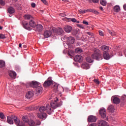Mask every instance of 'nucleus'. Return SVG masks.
Segmentation results:
<instances>
[{"label":"nucleus","mask_w":126,"mask_h":126,"mask_svg":"<svg viewBox=\"0 0 126 126\" xmlns=\"http://www.w3.org/2000/svg\"><path fill=\"white\" fill-rule=\"evenodd\" d=\"M27 123H28L29 126H37L33 120H30V121H28Z\"/></svg>","instance_id":"nucleus-27"},{"label":"nucleus","mask_w":126,"mask_h":126,"mask_svg":"<svg viewBox=\"0 0 126 126\" xmlns=\"http://www.w3.org/2000/svg\"><path fill=\"white\" fill-rule=\"evenodd\" d=\"M63 1H64V2H68L69 0H62Z\"/></svg>","instance_id":"nucleus-59"},{"label":"nucleus","mask_w":126,"mask_h":126,"mask_svg":"<svg viewBox=\"0 0 126 126\" xmlns=\"http://www.w3.org/2000/svg\"><path fill=\"white\" fill-rule=\"evenodd\" d=\"M94 54L92 55V58L96 61H101L103 60V56L100 50L97 48H94L93 49Z\"/></svg>","instance_id":"nucleus-1"},{"label":"nucleus","mask_w":126,"mask_h":126,"mask_svg":"<svg viewBox=\"0 0 126 126\" xmlns=\"http://www.w3.org/2000/svg\"><path fill=\"white\" fill-rule=\"evenodd\" d=\"M0 118L3 120L5 118L4 114L2 112H0Z\"/></svg>","instance_id":"nucleus-43"},{"label":"nucleus","mask_w":126,"mask_h":126,"mask_svg":"<svg viewBox=\"0 0 126 126\" xmlns=\"http://www.w3.org/2000/svg\"><path fill=\"white\" fill-rule=\"evenodd\" d=\"M67 43L69 45H71L74 43V38L72 36H70L67 38Z\"/></svg>","instance_id":"nucleus-13"},{"label":"nucleus","mask_w":126,"mask_h":126,"mask_svg":"<svg viewBox=\"0 0 126 126\" xmlns=\"http://www.w3.org/2000/svg\"><path fill=\"white\" fill-rule=\"evenodd\" d=\"M63 30L62 28H59L56 31V34L57 35H63Z\"/></svg>","instance_id":"nucleus-29"},{"label":"nucleus","mask_w":126,"mask_h":126,"mask_svg":"<svg viewBox=\"0 0 126 126\" xmlns=\"http://www.w3.org/2000/svg\"><path fill=\"white\" fill-rule=\"evenodd\" d=\"M99 115L101 116L102 119H105L106 117V112L104 111H99Z\"/></svg>","instance_id":"nucleus-26"},{"label":"nucleus","mask_w":126,"mask_h":126,"mask_svg":"<svg viewBox=\"0 0 126 126\" xmlns=\"http://www.w3.org/2000/svg\"><path fill=\"white\" fill-rule=\"evenodd\" d=\"M53 89L55 92H57L59 91V86L57 84H55L54 85Z\"/></svg>","instance_id":"nucleus-34"},{"label":"nucleus","mask_w":126,"mask_h":126,"mask_svg":"<svg viewBox=\"0 0 126 126\" xmlns=\"http://www.w3.org/2000/svg\"><path fill=\"white\" fill-rule=\"evenodd\" d=\"M103 56L104 60H110V58H111V56H110L108 52H103Z\"/></svg>","instance_id":"nucleus-19"},{"label":"nucleus","mask_w":126,"mask_h":126,"mask_svg":"<svg viewBox=\"0 0 126 126\" xmlns=\"http://www.w3.org/2000/svg\"><path fill=\"white\" fill-rule=\"evenodd\" d=\"M0 4H1V5H4V4H5V3L4 2V1H3V0H0Z\"/></svg>","instance_id":"nucleus-49"},{"label":"nucleus","mask_w":126,"mask_h":126,"mask_svg":"<svg viewBox=\"0 0 126 126\" xmlns=\"http://www.w3.org/2000/svg\"><path fill=\"white\" fill-rule=\"evenodd\" d=\"M57 101H59V98H56V99L55 100V103H51V106L53 109H56V108H58V107H61L62 106V103H57Z\"/></svg>","instance_id":"nucleus-4"},{"label":"nucleus","mask_w":126,"mask_h":126,"mask_svg":"<svg viewBox=\"0 0 126 126\" xmlns=\"http://www.w3.org/2000/svg\"><path fill=\"white\" fill-rule=\"evenodd\" d=\"M30 111H37V110H38V111H52V108L50 107L49 104L46 105V107L45 106H41L40 107H39V106H30Z\"/></svg>","instance_id":"nucleus-2"},{"label":"nucleus","mask_w":126,"mask_h":126,"mask_svg":"<svg viewBox=\"0 0 126 126\" xmlns=\"http://www.w3.org/2000/svg\"><path fill=\"white\" fill-rule=\"evenodd\" d=\"M99 111H106V109H105V108H104V107H102L100 108Z\"/></svg>","instance_id":"nucleus-56"},{"label":"nucleus","mask_w":126,"mask_h":126,"mask_svg":"<svg viewBox=\"0 0 126 126\" xmlns=\"http://www.w3.org/2000/svg\"><path fill=\"white\" fill-rule=\"evenodd\" d=\"M77 26L78 27H79V28H81V29H84V27H83V26H82L81 25L77 24Z\"/></svg>","instance_id":"nucleus-50"},{"label":"nucleus","mask_w":126,"mask_h":126,"mask_svg":"<svg viewBox=\"0 0 126 126\" xmlns=\"http://www.w3.org/2000/svg\"><path fill=\"white\" fill-rule=\"evenodd\" d=\"M86 33L88 34V35H89V36H91L92 37L94 36V34H93V33L89 32H87Z\"/></svg>","instance_id":"nucleus-46"},{"label":"nucleus","mask_w":126,"mask_h":126,"mask_svg":"<svg viewBox=\"0 0 126 126\" xmlns=\"http://www.w3.org/2000/svg\"><path fill=\"white\" fill-rule=\"evenodd\" d=\"M69 20L72 21V22H74L76 23H80V22L76 20V19L74 18H69Z\"/></svg>","instance_id":"nucleus-41"},{"label":"nucleus","mask_w":126,"mask_h":126,"mask_svg":"<svg viewBox=\"0 0 126 126\" xmlns=\"http://www.w3.org/2000/svg\"><path fill=\"white\" fill-rule=\"evenodd\" d=\"M31 6H32L33 8L35 7V6H36V4H35V3H32L31 4Z\"/></svg>","instance_id":"nucleus-52"},{"label":"nucleus","mask_w":126,"mask_h":126,"mask_svg":"<svg viewBox=\"0 0 126 126\" xmlns=\"http://www.w3.org/2000/svg\"><path fill=\"white\" fill-rule=\"evenodd\" d=\"M25 19H27V20H31L33 19V17L31 15H25L24 16Z\"/></svg>","instance_id":"nucleus-30"},{"label":"nucleus","mask_w":126,"mask_h":126,"mask_svg":"<svg viewBox=\"0 0 126 126\" xmlns=\"http://www.w3.org/2000/svg\"><path fill=\"white\" fill-rule=\"evenodd\" d=\"M107 32H108V33H109L111 36H116V33L114 31L107 29Z\"/></svg>","instance_id":"nucleus-32"},{"label":"nucleus","mask_w":126,"mask_h":126,"mask_svg":"<svg viewBox=\"0 0 126 126\" xmlns=\"http://www.w3.org/2000/svg\"><path fill=\"white\" fill-rule=\"evenodd\" d=\"M0 30H2V27L0 26Z\"/></svg>","instance_id":"nucleus-63"},{"label":"nucleus","mask_w":126,"mask_h":126,"mask_svg":"<svg viewBox=\"0 0 126 126\" xmlns=\"http://www.w3.org/2000/svg\"><path fill=\"white\" fill-rule=\"evenodd\" d=\"M36 31L37 32H42L43 31V26L41 24H38L35 26Z\"/></svg>","instance_id":"nucleus-17"},{"label":"nucleus","mask_w":126,"mask_h":126,"mask_svg":"<svg viewBox=\"0 0 126 126\" xmlns=\"http://www.w3.org/2000/svg\"><path fill=\"white\" fill-rule=\"evenodd\" d=\"M27 85H29L31 87L36 88L39 85V84L36 81H32V82L28 83Z\"/></svg>","instance_id":"nucleus-7"},{"label":"nucleus","mask_w":126,"mask_h":126,"mask_svg":"<svg viewBox=\"0 0 126 126\" xmlns=\"http://www.w3.org/2000/svg\"><path fill=\"white\" fill-rule=\"evenodd\" d=\"M89 126H97V125H96V124L93 123V124H90V125Z\"/></svg>","instance_id":"nucleus-55"},{"label":"nucleus","mask_w":126,"mask_h":126,"mask_svg":"<svg viewBox=\"0 0 126 126\" xmlns=\"http://www.w3.org/2000/svg\"><path fill=\"white\" fill-rule=\"evenodd\" d=\"M42 90H43V88L41 86H38L36 88H35V91L36 93L38 94H40L42 92Z\"/></svg>","instance_id":"nucleus-25"},{"label":"nucleus","mask_w":126,"mask_h":126,"mask_svg":"<svg viewBox=\"0 0 126 126\" xmlns=\"http://www.w3.org/2000/svg\"><path fill=\"white\" fill-rule=\"evenodd\" d=\"M64 30L67 33H70V32H71V30H72V27L70 26H65L64 27Z\"/></svg>","instance_id":"nucleus-15"},{"label":"nucleus","mask_w":126,"mask_h":126,"mask_svg":"<svg viewBox=\"0 0 126 126\" xmlns=\"http://www.w3.org/2000/svg\"><path fill=\"white\" fill-rule=\"evenodd\" d=\"M86 60L88 63H93V60L91 59V57H87Z\"/></svg>","instance_id":"nucleus-40"},{"label":"nucleus","mask_w":126,"mask_h":126,"mask_svg":"<svg viewBox=\"0 0 126 126\" xmlns=\"http://www.w3.org/2000/svg\"><path fill=\"white\" fill-rule=\"evenodd\" d=\"M90 2H94V3H98L99 0H89Z\"/></svg>","instance_id":"nucleus-42"},{"label":"nucleus","mask_w":126,"mask_h":126,"mask_svg":"<svg viewBox=\"0 0 126 126\" xmlns=\"http://www.w3.org/2000/svg\"><path fill=\"white\" fill-rule=\"evenodd\" d=\"M34 19H32V20H30L29 21V25L31 27H32V28H35L36 27V23L35 21H34Z\"/></svg>","instance_id":"nucleus-18"},{"label":"nucleus","mask_w":126,"mask_h":126,"mask_svg":"<svg viewBox=\"0 0 126 126\" xmlns=\"http://www.w3.org/2000/svg\"><path fill=\"white\" fill-rule=\"evenodd\" d=\"M9 75L10 76L12 79H15L16 78V73L14 71H9Z\"/></svg>","instance_id":"nucleus-12"},{"label":"nucleus","mask_w":126,"mask_h":126,"mask_svg":"<svg viewBox=\"0 0 126 126\" xmlns=\"http://www.w3.org/2000/svg\"><path fill=\"white\" fill-rule=\"evenodd\" d=\"M6 38V36L2 33L0 34V39H5Z\"/></svg>","instance_id":"nucleus-44"},{"label":"nucleus","mask_w":126,"mask_h":126,"mask_svg":"<svg viewBox=\"0 0 126 126\" xmlns=\"http://www.w3.org/2000/svg\"><path fill=\"white\" fill-rule=\"evenodd\" d=\"M44 4H47V1L46 0H41Z\"/></svg>","instance_id":"nucleus-54"},{"label":"nucleus","mask_w":126,"mask_h":126,"mask_svg":"<svg viewBox=\"0 0 126 126\" xmlns=\"http://www.w3.org/2000/svg\"><path fill=\"white\" fill-rule=\"evenodd\" d=\"M12 118L14 120V123L17 126H25V123H27L24 122H22L20 119L17 118L16 116L12 115Z\"/></svg>","instance_id":"nucleus-3"},{"label":"nucleus","mask_w":126,"mask_h":126,"mask_svg":"<svg viewBox=\"0 0 126 126\" xmlns=\"http://www.w3.org/2000/svg\"><path fill=\"white\" fill-rule=\"evenodd\" d=\"M78 11L80 12V13H82L83 14L84 13H86V12H89V9H88L87 10H82L81 9H80Z\"/></svg>","instance_id":"nucleus-33"},{"label":"nucleus","mask_w":126,"mask_h":126,"mask_svg":"<svg viewBox=\"0 0 126 126\" xmlns=\"http://www.w3.org/2000/svg\"><path fill=\"white\" fill-rule=\"evenodd\" d=\"M34 96V93H33V91H29L26 94V97L27 99H31L32 97Z\"/></svg>","instance_id":"nucleus-10"},{"label":"nucleus","mask_w":126,"mask_h":126,"mask_svg":"<svg viewBox=\"0 0 126 126\" xmlns=\"http://www.w3.org/2000/svg\"><path fill=\"white\" fill-rule=\"evenodd\" d=\"M26 110H27V111H30V106L29 107H27Z\"/></svg>","instance_id":"nucleus-57"},{"label":"nucleus","mask_w":126,"mask_h":126,"mask_svg":"<svg viewBox=\"0 0 126 126\" xmlns=\"http://www.w3.org/2000/svg\"><path fill=\"white\" fill-rule=\"evenodd\" d=\"M29 117H30L31 119H32L33 118H34V115L32 113H31L30 114H29Z\"/></svg>","instance_id":"nucleus-47"},{"label":"nucleus","mask_w":126,"mask_h":126,"mask_svg":"<svg viewBox=\"0 0 126 126\" xmlns=\"http://www.w3.org/2000/svg\"><path fill=\"white\" fill-rule=\"evenodd\" d=\"M100 4L103 5V6H106V5H107V1L105 0H100Z\"/></svg>","instance_id":"nucleus-38"},{"label":"nucleus","mask_w":126,"mask_h":126,"mask_svg":"<svg viewBox=\"0 0 126 126\" xmlns=\"http://www.w3.org/2000/svg\"><path fill=\"white\" fill-rule=\"evenodd\" d=\"M22 121L24 122V123H27L28 122L30 121L29 119H28V116L27 115L22 116Z\"/></svg>","instance_id":"nucleus-28"},{"label":"nucleus","mask_w":126,"mask_h":126,"mask_svg":"<svg viewBox=\"0 0 126 126\" xmlns=\"http://www.w3.org/2000/svg\"><path fill=\"white\" fill-rule=\"evenodd\" d=\"M83 24H85V25H88V23L87 21H83Z\"/></svg>","instance_id":"nucleus-53"},{"label":"nucleus","mask_w":126,"mask_h":126,"mask_svg":"<svg viewBox=\"0 0 126 126\" xmlns=\"http://www.w3.org/2000/svg\"><path fill=\"white\" fill-rule=\"evenodd\" d=\"M5 66V62L2 60H0V68H2Z\"/></svg>","instance_id":"nucleus-31"},{"label":"nucleus","mask_w":126,"mask_h":126,"mask_svg":"<svg viewBox=\"0 0 126 126\" xmlns=\"http://www.w3.org/2000/svg\"><path fill=\"white\" fill-rule=\"evenodd\" d=\"M99 34L100 35V36H104V33L103 32H102V31H99Z\"/></svg>","instance_id":"nucleus-51"},{"label":"nucleus","mask_w":126,"mask_h":126,"mask_svg":"<svg viewBox=\"0 0 126 126\" xmlns=\"http://www.w3.org/2000/svg\"><path fill=\"white\" fill-rule=\"evenodd\" d=\"M22 46V44L21 43H20V44H19V48H21Z\"/></svg>","instance_id":"nucleus-62"},{"label":"nucleus","mask_w":126,"mask_h":126,"mask_svg":"<svg viewBox=\"0 0 126 126\" xmlns=\"http://www.w3.org/2000/svg\"><path fill=\"white\" fill-rule=\"evenodd\" d=\"M107 110L108 111H115V107H114V105H111L108 106Z\"/></svg>","instance_id":"nucleus-39"},{"label":"nucleus","mask_w":126,"mask_h":126,"mask_svg":"<svg viewBox=\"0 0 126 126\" xmlns=\"http://www.w3.org/2000/svg\"><path fill=\"white\" fill-rule=\"evenodd\" d=\"M100 49L103 52H108L110 50L109 46L107 45H102L100 47Z\"/></svg>","instance_id":"nucleus-22"},{"label":"nucleus","mask_w":126,"mask_h":126,"mask_svg":"<svg viewBox=\"0 0 126 126\" xmlns=\"http://www.w3.org/2000/svg\"><path fill=\"white\" fill-rule=\"evenodd\" d=\"M47 112H48V114L51 115V112H53V111H47Z\"/></svg>","instance_id":"nucleus-61"},{"label":"nucleus","mask_w":126,"mask_h":126,"mask_svg":"<svg viewBox=\"0 0 126 126\" xmlns=\"http://www.w3.org/2000/svg\"><path fill=\"white\" fill-rule=\"evenodd\" d=\"M37 118L39 119H45L47 117V114L43 112H41L37 114Z\"/></svg>","instance_id":"nucleus-5"},{"label":"nucleus","mask_w":126,"mask_h":126,"mask_svg":"<svg viewBox=\"0 0 126 126\" xmlns=\"http://www.w3.org/2000/svg\"><path fill=\"white\" fill-rule=\"evenodd\" d=\"M52 84H53V81L47 80L44 82L43 86L44 87H49V86H50V85H52Z\"/></svg>","instance_id":"nucleus-8"},{"label":"nucleus","mask_w":126,"mask_h":126,"mask_svg":"<svg viewBox=\"0 0 126 126\" xmlns=\"http://www.w3.org/2000/svg\"><path fill=\"white\" fill-rule=\"evenodd\" d=\"M99 9H100V10H102V11H103V10H104V9H103L102 7H100Z\"/></svg>","instance_id":"nucleus-60"},{"label":"nucleus","mask_w":126,"mask_h":126,"mask_svg":"<svg viewBox=\"0 0 126 126\" xmlns=\"http://www.w3.org/2000/svg\"><path fill=\"white\" fill-rule=\"evenodd\" d=\"M98 126H107V122L104 120H100L97 122Z\"/></svg>","instance_id":"nucleus-14"},{"label":"nucleus","mask_w":126,"mask_h":126,"mask_svg":"<svg viewBox=\"0 0 126 126\" xmlns=\"http://www.w3.org/2000/svg\"><path fill=\"white\" fill-rule=\"evenodd\" d=\"M75 53L76 54H81L82 53V49L79 48H76L75 50Z\"/></svg>","instance_id":"nucleus-36"},{"label":"nucleus","mask_w":126,"mask_h":126,"mask_svg":"<svg viewBox=\"0 0 126 126\" xmlns=\"http://www.w3.org/2000/svg\"><path fill=\"white\" fill-rule=\"evenodd\" d=\"M123 7H124V9L125 10H126V4L124 5Z\"/></svg>","instance_id":"nucleus-58"},{"label":"nucleus","mask_w":126,"mask_h":126,"mask_svg":"<svg viewBox=\"0 0 126 126\" xmlns=\"http://www.w3.org/2000/svg\"><path fill=\"white\" fill-rule=\"evenodd\" d=\"M88 122L89 123H93L96 122V118L94 116H90L88 117Z\"/></svg>","instance_id":"nucleus-16"},{"label":"nucleus","mask_w":126,"mask_h":126,"mask_svg":"<svg viewBox=\"0 0 126 126\" xmlns=\"http://www.w3.org/2000/svg\"><path fill=\"white\" fill-rule=\"evenodd\" d=\"M111 100H113V103L114 104H120L121 102V100L118 97L112 96L111 97Z\"/></svg>","instance_id":"nucleus-11"},{"label":"nucleus","mask_w":126,"mask_h":126,"mask_svg":"<svg viewBox=\"0 0 126 126\" xmlns=\"http://www.w3.org/2000/svg\"><path fill=\"white\" fill-rule=\"evenodd\" d=\"M82 57L80 55H76L74 58V60L76 62H79V63H81V62H82Z\"/></svg>","instance_id":"nucleus-20"},{"label":"nucleus","mask_w":126,"mask_h":126,"mask_svg":"<svg viewBox=\"0 0 126 126\" xmlns=\"http://www.w3.org/2000/svg\"><path fill=\"white\" fill-rule=\"evenodd\" d=\"M94 82H95V83H96V84L99 85L100 83V82H99V80H98V79H95L94 80Z\"/></svg>","instance_id":"nucleus-48"},{"label":"nucleus","mask_w":126,"mask_h":126,"mask_svg":"<svg viewBox=\"0 0 126 126\" xmlns=\"http://www.w3.org/2000/svg\"><path fill=\"white\" fill-rule=\"evenodd\" d=\"M51 35H52V32L50 30H46L44 31L43 34L44 38H49V37L51 36Z\"/></svg>","instance_id":"nucleus-9"},{"label":"nucleus","mask_w":126,"mask_h":126,"mask_svg":"<svg viewBox=\"0 0 126 126\" xmlns=\"http://www.w3.org/2000/svg\"><path fill=\"white\" fill-rule=\"evenodd\" d=\"M35 125H36V126H40L41 125V122L40 121L37 120H36V122H34Z\"/></svg>","instance_id":"nucleus-45"},{"label":"nucleus","mask_w":126,"mask_h":126,"mask_svg":"<svg viewBox=\"0 0 126 126\" xmlns=\"http://www.w3.org/2000/svg\"><path fill=\"white\" fill-rule=\"evenodd\" d=\"M114 10L115 12H119L120 11V6L116 5L114 7Z\"/></svg>","instance_id":"nucleus-37"},{"label":"nucleus","mask_w":126,"mask_h":126,"mask_svg":"<svg viewBox=\"0 0 126 126\" xmlns=\"http://www.w3.org/2000/svg\"><path fill=\"white\" fill-rule=\"evenodd\" d=\"M105 120L108 121V118H106V119H105Z\"/></svg>","instance_id":"nucleus-64"},{"label":"nucleus","mask_w":126,"mask_h":126,"mask_svg":"<svg viewBox=\"0 0 126 126\" xmlns=\"http://www.w3.org/2000/svg\"><path fill=\"white\" fill-rule=\"evenodd\" d=\"M89 12H93V13H94V14H99V12L98 11L93 9H89Z\"/></svg>","instance_id":"nucleus-35"},{"label":"nucleus","mask_w":126,"mask_h":126,"mask_svg":"<svg viewBox=\"0 0 126 126\" xmlns=\"http://www.w3.org/2000/svg\"><path fill=\"white\" fill-rule=\"evenodd\" d=\"M7 123L9 124V125H13L14 123L13 121L14 120H13V118H12V116L10 117H7Z\"/></svg>","instance_id":"nucleus-24"},{"label":"nucleus","mask_w":126,"mask_h":126,"mask_svg":"<svg viewBox=\"0 0 126 126\" xmlns=\"http://www.w3.org/2000/svg\"><path fill=\"white\" fill-rule=\"evenodd\" d=\"M7 11L8 13H9L10 14H13V13L15 12V9H14V8L11 6L9 7L8 8Z\"/></svg>","instance_id":"nucleus-23"},{"label":"nucleus","mask_w":126,"mask_h":126,"mask_svg":"<svg viewBox=\"0 0 126 126\" xmlns=\"http://www.w3.org/2000/svg\"><path fill=\"white\" fill-rule=\"evenodd\" d=\"M22 25L25 29L29 30V31H31V30H32L31 27H30V25H29V24H28V23H27V22H23Z\"/></svg>","instance_id":"nucleus-6"},{"label":"nucleus","mask_w":126,"mask_h":126,"mask_svg":"<svg viewBox=\"0 0 126 126\" xmlns=\"http://www.w3.org/2000/svg\"><path fill=\"white\" fill-rule=\"evenodd\" d=\"M81 67L84 68V69H88L90 67V66L89 63H84L82 64Z\"/></svg>","instance_id":"nucleus-21"}]
</instances>
